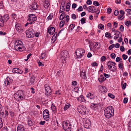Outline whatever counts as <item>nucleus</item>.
<instances>
[{
  "instance_id": "f257e3e1",
  "label": "nucleus",
  "mask_w": 131,
  "mask_h": 131,
  "mask_svg": "<svg viewBox=\"0 0 131 131\" xmlns=\"http://www.w3.org/2000/svg\"><path fill=\"white\" fill-rule=\"evenodd\" d=\"M114 108L111 106L106 108L104 110V114L107 118H109L114 116Z\"/></svg>"
},
{
  "instance_id": "f03ea898",
  "label": "nucleus",
  "mask_w": 131,
  "mask_h": 131,
  "mask_svg": "<svg viewBox=\"0 0 131 131\" xmlns=\"http://www.w3.org/2000/svg\"><path fill=\"white\" fill-rule=\"evenodd\" d=\"M63 129L65 131H71V126L69 121H66L63 122L62 124Z\"/></svg>"
},
{
  "instance_id": "7ed1b4c3",
  "label": "nucleus",
  "mask_w": 131,
  "mask_h": 131,
  "mask_svg": "<svg viewBox=\"0 0 131 131\" xmlns=\"http://www.w3.org/2000/svg\"><path fill=\"white\" fill-rule=\"evenodd\" d=\"M85 52V50L83 49L78 48L75 51L76 55L78 58H81L84 55Z\"/></svg>"
},
{
  "instance_id": "20e7f679",
  "label": "nucleus",
  "mask_w": 131,
  "mask_h": 131,
  "mask_svg": "<svg viewBox=\"0 0 131 131\" xmlns=\"http://www.w3.org/2000/svg\"><path fill=\"white\" fill-rule=\"evenodd\" d=\"M116 65V63L111 61H109L107 63V66L108 68L111 71L114 72L117 70V68L115 66Z\"/></svg>"
},
{
  "instance_id": "39448f33",
  "label": "nucleus",
  "mask_w": 131,
  "mask_h": 131,
  "mask_svg": "<svg viewBox=\"0 0 131 131\" xmlns=\"http://www.w3.org/2000/svg\"><path fill=\"white\" fill-rule=\"evenodd\" d=\"M14 98L16 99H23L24 97V94L23 91H18L14 95Z\"/></svg>"
},
{
  "instance_id": "423d86ee",
  "label": "nucleus",
  "mask_w": 131,
  "mask_h": 131,
  "mask_svg": "<svg viewBox=\"0 0 131 131\" xmlns=\"http://www.w3.org/2000/svg\"><path fill=\"white\" fill-rule=\"evenodd\" d=\"M26 37L28 38H32L34 36L35 32L32 29L26 30Z\"/></svg>"
},
{
  "instance_id": "0eeeda50",
  "label": "nucleus",
  "mask_w": 131,
  "mask_h": 131,
  "mask_svg": "<svg viewBox=\"0 0 131 131\" xmlns=\"http://www.w3.org/2000/svg\"><path fill=\"white\" fill-rule=\"evenodd\" d=\"M23 43L20 40L16 41L15 43V48L16 50H18L21 49Z\"/></svg>"
},
{
  "instance_id": "6e6552de",
  "label": "nucleus",
  "mask_w": 131,
  "mask_h": 131,
  "mask_svg": "<svg viewBox=\"0 0 131 131\" xmlns=\"http://www.w3.org/2000/svg\"><path fill=\"white\" fill-rule=\"evenodd\" d=\"M78 111L80 114L83 115L87 114L86 109L85 106H78L77 108Z\"/></svg>"
},
{
  "instance_id": "1a4fd4ad",
  "label": "nucleus",
  "mask_w": 131,
  "mask_h": 131,
  "mask_svg": "<svg viewBox=\"0 0 131 131\" xmlns=\"http://www.w3.org/2000/svg\"><path fill=\"white\" fill-rule=\"evenodd\" d=\"M37 19V17L35 16L33 14H30L28 15V20L32 23L36 20Z\"/></svg>"
},
{
  "instance_id": "9d476101",
  "label": "nucleus",
  "mask_w": 131,
  "mask_h": 131,
  "mask_svg": "<svg viewBox=\"0 0 131 131\" xmlns=\"http://www.w3.org/2000/svg\"><path fill=\"white\" fill-rule=\"evenodd\" d=\"M44 87L46 91V92L45 93V95L47 96L50 95L52 92V91L50 88L47 85H44Z\"/></svg>"
},
{
  "instance_id": "9b49d317",
  "label": "nucleus",
  "mask_w": 131,
  "mask_h": 131,
  "mask_svg": "<svg viewBox=\"0 0 131 131\" xmlns=\"http://www.w3.org/2000/svg\"><path fill=\"white\" fill-rule=\"evenodd\" d=\"M84 127L87 129L90 128L91 127V122L89 119H86L84 122Z\"/></svg>"
},
{
  "instance_id": "f8f14e48",
  "label": "nucleus",
  "mask_w": 131,
  "mask_h": 131,
  "mask_svg": "<svg viewBox=\"0 0 131 131\" xmlns=\"http://www.w3.org/2000/svg\"><path fill=\"white\" fill-rule=\"evenodd\" d=\"M64 28H63L62 29L59 31V33L58 35L57 34V32H55L54 35L53 36L51 39L52 42H52L53 43H54L56 39V37L57 36H58L59 34L62 31L64 30Z\"/></svg>"
},
{
  "instance_id": "ddd939ff",
  "label": "nucleus",
  "mask_w": 131,
  "mask_h": 131,
  "mask_svg": "<svg viewBox=\"0 0 131 131\" xmlns=\"http://www.w3.org/2000/svg\"><path fill=\"white\" fill-rule=\"evenodd\" d=\"M38 8V5L37 3L35 2L32 3V5L29 6V8L32 10H35Z\"/></svg>"
},
{
  "instance_id": "4468645a",
  "label": "nucleus",
  "mask_w": 131,
  "mask_h": 131,
  "mask_svg": "<svg viewBox=\"0 0 131 131\" xmlns=\"http://www.w3.org/2000/svg\"><path fill=\"white\" fill-rule=\"evenodd\" d=\"M87 10L90 12L94 13L96 12V9L95 7L93 6H90L87 7Z\"/></svg>"
},
{
  "instance_id": "2eb2a0df",
  "label": "nucleus",
  "mask_w": 131,
  "mask_h": 131,
  "mask_svg": "<svg viewBox=\"0 0 131 131\" xmlns=\"http://www.w3.org/2000/svg\"><path fill=\"white\" fill-rule=\"evenodd\" d=\"M114 35L115 36L114 37V39H117L119 37L122 36V34L118 30H116L115 32Z\"/></svg>"
},
{
  "instance_id": "dca6fc26",
  "label": "nucleus",
  "mask_w": 131,
  "mask_h": 131,
  "mask_svg": "<svg viewBox=\"0 0 131 131\" xmlns=\"http://www.w3.org/2000/svg\"><path fill=\"white\" fill-rule=\"evenodd\" d=\"M80 76L83 79H86V72L85 70H84L80 71Z\"/></svg>"
},
{
  "instance_id": "f3484780",
  "label": "nucleus",
  "mask_w": 131,
  "mask_h": 131,
  "mask_svg": "<svg viewBox=\"0 0 131 131\" xmlns=\"http://www.w3.org/2000/svg\"><path fill=\"white\" fill-rule=\"evenodd\" d=\"M61 56L64 59V58H67L68 57V52L66 51H63L61 52Z\"/></svg>"
},
{
  "instance_id": "a211bd4d",
  "label": "nucleus",
  "mask_w": 131,
  "mask_h": 131,
  "mask_svg": "<svg viewBox=\"0 0 131 131\" xmlns=\"http://www.w3.org/2000/svg\"><path fill=\"white\" fill-rule=\"evenodd\" d=\"M55 29L53 27H51L49 28L47 31V32H48L50 34L53 35L55 31Z\"/></svg>"
},
{
  "instance_id": "6ab92c4d",
  "label": "nucleus",
  "mask_w": 131,
  "mask_h": 131,
  "mask_svg": "<svg viewBox=\"0 0 131 131\" xmlns=\"http://www.w3.org/2000/svg\"><path fill=\"white\" fill-rule=\"evenodd\" d=\"M50 2L48 0H45L43 2V5L46 8H48L50 5Z\"/></svg>"
},
{
  "instance_id": "aec40b11",
  "label": "nucleus",
  "mask_w": 131,
  "mask_h": 131,
  "mask_svg": "<svg viewBox=\"0 0 131 131\" xmlns=\"http://www.w3.org/2000/svg\"><path fill=\"white\" fill-rule=\"evenodd\" d=\"M99 81L100 83H102L106 80V78H105L102 74L100 75L99 78H98Z\"/></svg>"
},
{
  "instance_id": "412c9836",
  "label": "nucleus",
  "mask_w": 131,
  "mask_h": 131,
  "mask_svg": "<svg viewBox=\"0 0 131 131\" xmlns=\"http://www.w3.org/2000/svg\"><path fill=\"white\" fill-rule=\"evenodd\" d=\"M77 100L80 102H86V100L84 99L83 96L81 95L79 97L77 98Z\"/></svg>"
},
{
  "instance_id": "4be33fe9",
  "label": "nucleus",
  "mask_w": 131,
  "mask_h": 131,
  "mask_svg": "<svg viewBox=\"0 0 131 131\" xmlns=\"http://www.w3.org/2000/svg\"><path fill=\"white\" fill-rule=\"evenodd\" d=\"M98 106V104H91L90 106V107L92 109L96 110L97 109Z\"/></svg>"
},
{
  "instance_id": "5701e85b",
  "label": "nucleus",
  "mask_w": 131,
  "mask_h": 131,
  "mask_svg": "<svg viewBox=\"0 0 131 131\" xmlns=\"http://www.w3.org/2000/svg\"><path fill=\"white\" fill-rule=\"evenodd\" d=\"M15 32H20V31L21 29L20 27L19 26V24H16L15 26Z\"/></svg>"
},
{
  "instance_id": "b1692460",
  "label": "nucleus",
  "mask_w": 131,
  "mask_h": 131,
  "mask_svg": "<svg viewBox=\"0 0 131 131\" xmlns=\"http://www.w3.org/2000/svg\"><path fill=\"white\" fill-rule=\"evenodd\" d=\"M11 81L9 78H7L5 80L4 83L5 85L6 86L9 85L10 83H11Z\"/></svg>"
},
{
  "instance_id": "393cba45",
  "label": "nucleus",
  "mask_w": 131,
  "mask_h": 131,
  "mask_svg": "<svg viewBox=\"0 0 131 131\" xmlns=\"http://www.w3.org/2000/svg\"><path fill=\"white\" fill-rule=\"evenodd\" d=\"M86 96L91 99H93L95 97L94 94H92L91 93H89L86 95Z\"/></svg>"
},
{
  "instance_id": "a878e982",
  "label": "nucleus",
  "mask_w": 131,
  "mask_h": 131,
  "mask_svg": "<svg viewBox=\"0 0 131 131\" xmlns=\"http://www.w3.org/2000/svg\"><path fill=\"white\" fill-rule=\"evenodd\" d=\"M9 16L8 14H6L4 15L3 16V17L2 18L5 19L4 21H6L9 19Z\"/></svg>"
},
{
  "instance_id": "bb28decb",
  "label": "nucleus",
  "mask_w": 131,
  "mask_h": 131,
  "mask_svg": "<svg viewBox=\"0 0 131 131\" xmlns=\"http://www.w3.org/2000/svg\"><path fill=\"white\" fill-rule=\"evenodd\" d=\"M71 106V105L69 104H67L65 105V106L63 108L64 110V111L66 110L69 108H70Z\"/></svg>"
},
{
  "instance_id": "cd10ccee",
  "label": "nucleus",
  "mask_w": 131,
  "mask_h": 131,
  "mask_svg": "<svg viewBox=\"0 0 131 131\" xmlns=\"http://www.w3.org/2000/svg\"><path fill=\"white\" fill-rule=\"evenodd\" d=\"M75 27V25L74 24H71L69 26V29L72 30Z\"/></svg>"
},
{
  "instance_id": "c85d7f7f",
  "label": "nucleus",
  "mask_w": 131,
  "mask_h": 131,
  "mask_svg": "<svg viewBox=\"0 0 131 131\" xmlns=\"http://www.w3.org/2000/svg\"><path fill=\"white\" fill-rule=\"evenodd\" d=\"M65 13H63L60 15L59 18V19L60 20H62L65 17Z\"/></svg>"
},
{
  "instance_id": "c756f323",
  "label": "nucleus",
  "mask_w": 131,
  "mask_h": 131,
  "mask_svg": "<svg viewBox=\"0 0 131 131\" xmlns=\"http://www.w3.org/2000/svg\"><path fill=\"white\" fill-rule=\"evenodd\" d=\"M70 4L69 3H67V5L66 7V11L67 12H68L70 8Z\"/></svg>"
},
{
  "instance_id": "7c9ffc66",
  "label": "nucleus",
  "mask_w": 131,
  "mask_h": 131,
  "mask_svg": "<svg viewBox=\"0 0 131 131\" xmlns=\"http://www.w3.org/2000/svg\"><path fill=\"white\" fill-rule=\"evenodd\" d=\"M118 66L121 70L122 71L123 70L124 67H123V64L122 63H120L118 65Z\"/></svg>"
},
{
  "instance_id": "2f4dec72",
  "label": "nucleus",
  "mask_w": 131,
  "mask_h": 131,
  "mask_svg": "<svg viewBox=\"0 0 131 131\" xmlns=\"http://www.w3.org/2000/svg\"><path fill=\"white\" fill-rule=\"evenodd\" d=\"M19 69L17 68H15L13 70V72L14 73H18Z\"/></svg>"
},
{
  "instance_id": "473e14b6",
  "label": "nucleus",
  "mask_w": 131,
  "mask_h": 131,
  "mask_svg": "<svg viewBox=\"0 0 131 131\" xmlns=\"http://www.w3.org/2000/svg\"><path fill=\"white\" fill-rule=\"evenodd\" d=\"M125 25L127 27H129L131 25V21H128L125 23Z\"/></svg>"
},
{
  "instance_id": "72a5a7b5",
  "label": "nucleus",
  "mask_w": 131,
  "mask_h": 131,
  "mask_svg": "<svg viewBox=\"0 0 131 131\" xmlns=\"http://www.w3.org/2000/svg\"><path fill=\"white\" fill-rule=\"evenodd\" d=\"M65 8L64 7L61 6L59 11V13H61L64 12L65 10Z\"/></svg>"
},
{
  "instance_id": "f704fd0d",
  "label": "nucleus",
  "mask_w": 131,
  "mask_h": 131,
  "mask_svg": "<svg viewBox=\"0 0 131 131\" xmlns=\"http://www.w3.org/2000/svg\"><path fill=\"white\" fill-rule=\"evenodd\" d=\"M17 131H25L24 128L23 127H18L17 128Z\"/></svg>"
},
{
  "instance_id": "c9c22d12",
  "label": "nucleus",
  "mask_w": 131,
  "mask_h": 131,
  "mask_svg": "<svg viewBox=\"0 0 131 131\" xmlns=\"http://www.w3.org/2000/svg\"><path fill=\"white\" fill-rule=\"evenodd\" d=\"M53 17V14H50L49 16L48 17L47 20H49L51 19Z\"/></svg>"
},
{
  "instance_id": "e433bc0d",
  "label": "nucleus",
  "mask_w": 131,
  "mask_h": 131,
  "mask_svg": "<svg viewBox=\"0 0 131 131\" xmlns=\"http://www.w3.org/2000/svg\"><path fill=\"white\" fill-rule=\"evenodd\" d=\"M65 20L66 22H68L69 20V16L68 15H66V17L65 18Z\"/></svg>"
},
{
  "instance_id": "4c0bfd02",
  "label": "nucleus",
  "mask_w": 131,
  "mask_h": 131,
  "mask_svg": "<svg viewBox=\"0 0 131 131\" xmlns=\"http://www.w3.org/2000/svg\"><path fill=\"white\" fill-rule=\"evenodd\" d=\"M65 24V21L64 20H62L61 21L60 24V27H63L64 25Z\"/></svg>"
},
{
  "instance_id": "58836bf2",
  "label": "nucleus",
  "mask_w": 131,
  "mask_h": 131,
  "mask_svg": "<svg viewBox=\"0 0 131 131\" xmlns=\"http://www.w3.org/2000/svg\"><path fill=\"white\" fill-rule=\"evenodd\" d=\"M124 18V15H119L118 16V19H120L121 20H122V19Z\"/></svg>"
},
{
  "instance_id": "ea45409f",
  "label": "nucleus",
  "mask_w": 131,
  "mask_h": 131,
  "mask_svg": "<svg viewBox=\"0 0 131 131\" xmlns=\"http://www.w3.org/2000/svg\"><path fill=\"white\" fill-rule=\"evenodd\" d=\"M98 27L102 30L104 28V25L101 24H100L99 25Z\"/></svg>"
},
{
  "instance_id": "a19ab883",
  "label": "nucleus",
  "mask_w": 131,
  "mask_h": 131,
  "mask_svg": "<svg viewBox=\"0 0 131 131\" xmlns=\"http://www.w3.org/2000/svg\"><path fill=\"white\" fill-rule=\"evenodd\" d=\"M86 19L84 18H83L81 19L80 21L82 24H83L85 23Z\"/></svg>"
},
{
  "instance_id": "79ce46f5",
  "label": "nucleus",
  "mask_w": 131,
  "mask_h": 131,
  "mask_svg": "<svg viewBox=\"0 0 131 131\" xmlns=\"http://www.w3.org/2000/svg\"><path fill=\"white\" fill-rule=\"evenodd\" d=\"M108 96L110 97L112 99H114L115 97V96L114 95L110 93H109L108 94Z\"/></svg>"
},
{
  "instance_id": "37998d69",
  "label": "nucleus",
  "mask_w": 131,
  "mask_h": 131,
  "mask_svg": "<svg viewBox=\"0 0 131 131\" xmlns=\"http://www.w3.org/2000/svg\"><path fill=\"white\" fill-rule=\"evenodd\" d=\"M126 11L127 12L128 15H131V9H127L126 10Z\"/></svg>"
},
{
  "instance_id": "c03bdc74",
  "label": "nucleus",
  "mask_w": 131,
  "mask_h": 131,
  "mask_svg": "<svg viewBox=\"0 0 131 131\" xmlns=\"http://www.w3.org/2000/svg\"><path fill=\"white\" fill-rule=\"evenodd\" d=\"M49 115L45 116H43V117L44 119L46 121L49 120Z\"/></svg>"
},
{
  "instance_id": "a18cd8bd",
  "label": "nucleus",
  "mask_w": 131,
  "mask_h": 131,
  "mask_svg": "<svg viewBox=\"0 0 131 131\" xmlns=\"http://www.w3.org/2000/svg\"><path fill=\"white\" fill-rule=\"evenodd\" d=\"M65 3L66 1L65 0H63L62 1L61 4V6L64 7L65 6Z\"/></svg>"
},
{
  "instance_id": "49530a36",
  "label": "nucleus",
  "mask_w": 131,
  "mask_h": 131,
  "mask_svg": "<svg viewBox=\"0 0 131 131\" xmlns=\"http://www.w3.org/2000/svg\"><path fill=\"white\" fill-rule=\"evenodd\" d=\"M93 4L94 5L96 6H98L100 5V4L97 2L96 1L93 2Z\"/></svg>"
},
{
  "instance_id": "de8ad7c7",
  "label": "nucleus",
  "mask_w": 131,
  "mask_h": 131,
  "mask_svg": "<svg viewBox=\"0 0 131 131\" xmlns=\"http://www.w3.org/2000/svg\"><path fill=\"white\" fill-rule=\"evenodd\" d=\"M2 106L0 104V115H3L4 113L2 111Z\"/></svg>"
},
{
  "instance_id": "09e8293b",
  "label": "nucleus",
  "mask_w": 131,
  "mask_h": 131,
  "mask_svg": "<svg viewBox=\"0 0 131 131\" xmlns=\"http://www.w3.org/2000/svg\"><path fill=\"white\" fill-rule=\"evenodd\" d=\"M3 19H0V26L3 27L4 25Z\"/></svg>"
},
{
  "instance_id": "8fccbe9b",
  "label": "nucleus",
  "mask_w": 131,
  "mask_h": 131,
  "mask_svg": "<svg viewBox=\"0 0 131 131\" xmlns=\"http://www.w3.org/2000/svg\"><path fill=\"white\" fill-rule=\"evenodd\" d=\"M111 35V34L109 32H106L105 34V36L106 37H109Z\"/></svg>"
},
{
  "instance_id": "3c124183",
  "label": "nucleus",
  "mask_w": 131,
  "mask_h": 131,
  "mask_svg": "<svg viewBox=\"0 0 131 131\" xmlns=\"http://www.w3.org/2000/svg\"><path fill=\"white\" fill-rule=\"evenodd\" d=\"M91 66L92 67H97L98 66V64L95 62H94L91 64Z\"/></svg>"
},
{
  "instance_id": "603ef678",
  "label": "nucleus",
  "mask_w": 131,
  "mask_h": 131,
  "mask_svg": "<svg viewBox=\"0 0 131 131\" xmlns=\"http://www.w3.org/2000/svg\"><path fill=\"white\" fill-rule=\"evenodd\" d=\"M122 57L123 60H126L127 59L128 56L127 55H126L125 54H123L122 55Z\"/></svg>"
},
{
  "instance_id": "864d4df0",
  "label": "nucleus",
  "mask_w": 131,
  "mask_h": 131,
  "mask_svg": "<svg viewBox=\"0 0 131 131\" xmlns=\"http://www.w3.org/2000/svg\"><path fill=\"white\" fill-rule=\"evenodd\" d=\"M32 55V54L31 53H29L28 55L27 56V59H25V61H27L29 59V58H30V57Z\"/></svg>"
},
{
  "instance_id": "5fc2aeb1",
  "label": "nucleus",
  "mask_w": 131,
  "mask_h": 131,
  "mask_svg": "<svg viewBox=\"0 0 131 131\" xmlns=\"http://www.w3.org/2000/svg\"><path fill=\"white\" fill-rule=\"evenodd\" d=\"M9 114L12 117H13L15 115L14 113L12 111H10Z\"/></svg>"
},
{
  "instance_id": "6e6d98bb",
  "label": "nucleus",
  "mask_w": 131,
  "mask_h": 131,
  "mask_svg": "<svg viewBox=\"0 0 131 131\" xmlns=\"http://www.w3.org/2000/svg\"><path fill=\"white\" fill-rule=\"evenodd\" d=\"M28 125L30 126L32 125L33 124V122L30 120H28Z\"/></svg>"
},
{
  "instance_id": "4d7b16f0",
  "label": "nucleus",
  "mask_w": 131,
  "mask_h": 131,
  "mask_svg": "<svg viewBox=\"0 0 131 131\" xmlns=\"http://www.w3.org/2000/svg\"><path fill=\"white\" fill-rule=\"evenodd\" d=\"M111 57L112 59H115L116 57L115 54L114 53H112L111 54Z\"/></svg>"
},
{
  "instance_id": "13d9d810",
  "label": "nucleus",
  "mask_w": 131,
  "mask_h": 131,
  "mask_svg": "<svg viewBox=\"0 0 131 131\" xmlns=\"http://www.w3.org/2000/svg\"><path fill=\"white\" fill-rule=\"evenodd\" d=\"M115 47V45L114 44H112L111 45H110L108 48L110 50H111L113 48Z\"/></svg>"
},
{
  "instance_id": "bf43d9fd",
  "label": "nucleus",
  "mask_w": 131,
  "mask_h": 131,
  "mask_svg": "<svg viewBox=\"0 0 131 131\" xmlns=\"http://www.w3.org/2000/svg\"><path fill=\"white\" fill-rule=\"evenodd\" d=\"M128 99L127 98L125 97L124 98L123 100V103L124 104H126L128 102Z\"/></svg>"
},
{
  "instance_id": "052dcab7",
  "label": "nucleus",
  "mask_w": 131,
  "mask_h": 131,
  "mask_svg": "<svg viewBox=\"0 0 131 131\" xmlns=\"http://www.w3.org/2000/svg\"><path fill=\"white\" fill-rule=\"evenodd\" d=\"M121 60H122V59L119 57H117L116 59V61L117 62H119Z\"/></svg>"
},
{
  "instance_id": "680f3d73",
  "label": "nucleus",
  "mask_w": 131,
  "mask_h": 131,
  "mask_svg": "<svg viewBox=\"0 0 131 131\" xmlns=\"http://www.w3.org/2000/svg\"><path fill=\"white\" fill-rule=\"evenodd\" d=\"M104 76L105 77V78H108L110 77V75L106 74L105 73H104L103 74Z\"/></svg>"
},
{
  "instance_id": "e2e57ef3",
  "label": "nucleus",
  "mask_w": 131,
  "mask_h": 131,
  "mask_svg": "<svg viewBox=\"0 0 131 131\" xmlns=\"http://www.w3.org/2000/svg\"><path fill=\"white\" fill-rule=\"evenodd\" d=\"M71 17L72 18L74 19H75L76 18V16L74 14H73L71 16Z\"/></svg>"
},
{
  "instance_id": "0e129e2a",
  "label": "nucleus",
  "mask_w": 131,
  "mask_h": 131,
  "mask_svg": "<svg viewBox=\"0 0 131 131\" xmlns=\"http://www.w3.org/2000/svg\"><path fill=\"white\" fill-rule=\"evenodd\" d=\"M16 15L15 14H14L12 15V18L13 19H15L16 17Z\"/></svg>"
},
{
  "instance_id": "69168bd1",
  "label": "nucleus",
  "mask_w": 131,
  "mask_h": 131,
  "mask_svg": "<svg viewBox=\"0 0 131 131\" xmlns=\"http://www.w3.org/2000/svg\"><path fill=\"white\" fill-rule=\"evenodd\" d=\"M35 81V80L32 78H30V82L31 83V84H32L34 83Z\"/></svg>"
},
{
  "instance_id": "338daca9",
  "label": "nucleus",
  "mask_w": 131,
  "mask_h": 131,
  "mask_svg": "<svg viewBox=\"0 0 131 131\" xmlns=\"http://www.w3.org/2000/svg\"><path fill=\"white\" fill-rule=\"evenodd\" d=\"M86 3L88 5H91L92 4V2L90 0H88L87 1Z\"/></svg>"
},
{
  "instance_id": "774afa93",
  "label": "nucleus",
  "mask_w": 131,
  "mask_h": 131,
  "mask_svg": "<svg viewBox=\"0 0 131 131\" xmlns=\"http://www.w3.org/2000/svg\"><path fill=\"white\" fill-rule=\"evenodd\" d=\"M120 50L121 51L123 52L124 51V48L123 46H121L120 47Z\"/></svg>"
}]
</instances>
